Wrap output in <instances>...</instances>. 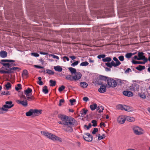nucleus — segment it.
<instances>
[{
	"instance_id": "f257e3e1",
	"label": "nucleus",
	"mask_w": 150,
	"mask_h": 150,
	"mask_svg": "<svg viewBox=\"0 0 150 150\" xmlns=\"http://www.w3.org/2000/svg\"><path fill=\"white\" fill-rule=\"evenodd\" d=\"M59 118L62 121H59L58 123L60 124L64 125V129L67 132H71L73 131L72 127L77 125V121L73 118L68 117L65 115L59 114Z\"/></svg>"
},
{
	"instance_id": "f03ea898",
	"label": "nucleus",
	"mask_w": 150,
	"mask_h": 150,
	"mask_svg": "<svg viewBox=\"0 0 150 150\" xmlns=\"http://www.w3.org/2000/svg\"><path fill=\"white\" fill-rule=\"evenodd\" d=\"M1 64L5 67L4 69L8 71V74L13 73L14 71H19L21 70L20 68L17 67H11L13 66V63L10 64L9 63H4V62H14L15 60L11 59H2L1 60Z\"/></svg>"
},
{
	"instance_id": "7ed1b4c3",
	"label": "nucleus",
	"mask_w": 150,
	"mask_h": 150,
	"mask_svg": "<svg viewBox=\"0 0 150 150\" xmlns=\"http://www.w3.org/2000/svg\"><path fill=\"white\" fill-rule=\"evenodd\" d=\"M133 130L134 133L137 135H140L143 134V130L141 127L136 126L133 127Z\"/></svg>"
},
{
	"instance_id": "20e7f679",
	"label": "nucleus",
	"mask_w": 150,
	"mask_h": 150,
	"mask_svg": "<svg viewBox=\"0 0 150 150\" xmlns=\"http://www.w3.org/2000/svg\"><path fill=\"white\" fill-rule=\"evenodd\" d=\"M107 83L108 85L111 87H115L117 85V83L115 80L109 78L107 80Z\"/></svg>"
},
{
	"instance_id": "39448f33",
	"label": "nucleus",
	"mask_w": 150,
	"mask_h": 150,
	"mask_svg": "<svg viewBox=\"0 0 150 150\" xmlns=\"http://www.w3.org/2000/svg\"><path fill=\"white\" fill-rule=\"evenodd\" d=\"M5 103L6 104L4 105L3 107L4 108L6 109V111H7L8 109L11 108L14 105L11 101H6Z\"/></svg>"
},
{
	"instance_id": "423d86ee",
	"label": "nucleus",
	"mask_w": 150,
	"mask_h": 150,
	"mask_svg": "<svg viewBox=\"0 0 150 150\" xmlns=\"http://www.w3.org/2000/svg\"><path fill=\"white\" fill-rule=\"evenodd\" d=\"M118 108L122 110H125L128 112L131 111L132 110V108L129 106L126 105H119L117 106Z\"/></svg>"
},
{
	"instance_id": "0eeeda50",
	"label": "nucleus",
	"mask_w": 150,
	"mask_h": 150,
	"mask_svg": "<svg viewBox=\"0 0 150 150\" xmlns=\"http://www.w3.org/2000/svg\"><path fill=\"white\" fill-rule=\"evenodd\" d=\"M48 136V138L53 141H57L59 142H62V141L61 138L51 133H50Z\"/></svg>"
},
{
	"instance_id": "6e6552de",
	"label": "nucleus",
	"mask_w": 150,
	"mask_h": 150,
	"mask_svg": "<svg viewBox=\"0 0 150 150\" xmlns=\"http://www.w3.org/2000/svg\"><path fill=\"white\" fill-rule=\"evenodd\" d=\"M139 88V85L137 83H134L130 86L129 89L132 91H138Z\"/></svg>"
},
{
	"instance_id": "1a4fd4ad",
	"label": "nucleus",
	"mask_w": 150,
	"mask_h": 150,
	"mask_svg": "<svg viewBox=\"0 0 150 150\" xmlns=\"http://www.w3.org/2000/svg\"><path fill=\"white\" fill-rule=\"evenodd\" d=\"M85 134L86 136H83L84 139L87 142H91L93 139V137L89 133H86Z\"/></svg>"
},
{
	"instance_id": "9d476101",
	"label": "nucleus",
	"mask_w": 150,
	"mask_h": 150,
	"mask_svg": "<svg viewBox=\"0 0 150 150\" xmlns=\"http://www.w3.org/2000/svg\"><path fill=\"white\" fill-rule=\"evenodd\" d=\"M81 76V74L80 72H76L74 75L72 76L73 80L76 81L80 79Z\"/></svg>"
},
{
	"instance_id": "9b49d317",
	"label": "nucleus",
	"mask_w": 150,
	"mask_h": 150,
	"mask_svg": "<svg viewBox=\"0 0 150 150\" xmlns=\"http://www.w3.org/2000/svg\"><path fill=\"white\" fill-rule=\"evenodd\" d=\"M106 84L102 85L98 89V91L100 93H103L106 91Z\"/></svg>"
},
{
	"instance_id": "f8f14e48",
	"label": "nucleus",
	"mask_w": 150,
	"mask_h": 150,
	"mask_svg": "<svg viewBox=\"0 0 150 150\" xmlns=\"http://www.w3.org/2000/svg\"><path fill=\"white\" fill-rule=\"evenodd\" d=\"M16 101L17 103L21 104L24 107L27 106L28 105V102L26 100L24 101L17 100H16Z\"/></svg>"
},
{
	"instance_id": "ddd939ff",
	"label": "nucleus",
	"mask_w": 150,
	"mask_h": 150,
	"mask_svg": "<svg viewBox=\"0 0 150 150\" xmlns=\"http://www.w3.org/2000/svg\"><path fill=\"white\" fill-rule=\"evenodd\" d=\"M123 94L126 96L132 97L133 96L132 93L129 91H124L123 92Z\"/></svg>"
},
{
	"instance_id": "4468645a",
	"label": "nucleus",
	"mask_w": 150,
	"mask_h": 150,
	"mask_svg": "<svg viewBox=\"0 0 150 150\" xmlns=\"http://www.w3.org/2000/svg\"><path fill=\"white\" fill-rule=\"evenodd\" d=\"M117 120L119 123L120 124H123L125 123L126 119L125 118L122 117H120L118 118Z\"/></svg>"
},
{
	"instance_id": "2eb2a0df",
	"label": "nucleus",
	"mask_w": 150,
	"mask_h": 150,
	"mask_svg": "<svg viewBox=\"0 0 150 150\" xmlns=\"http://www.w3.org/2000/svg\"><path fill=\"white\" fill-rule=\"evenodd\" d=\"M7 53L6 52L4 51H1L0 52V56L3 58H5L7 56Z\"/></svg>"
},
{
	"instance_id": "dca6fc26",
	"label": "nucleus",
	"mask_w": 150,
	"mask_h": 150,
	"mask_svg": "<svg viewBox=\"0 0 150 150\" xmlns=\"http://www.w3.org/2000/svg\"><path fill=\"white\" fill-rule=\"evenodd\" d=\"M33 115H38L41 113L42 110L37 109H33Z\"/></svg>"
},
{
	"instance_id": "f3484780",
	"label": "nucleus",
	"mask_w": 150,
	"mask_h": 150,
	"mask_svg": "<svg viewBox=\"0 0 150 150\" xmlns=\"http://www.w3.org/2000/svg\"><path fill=\"white\" fill-rule=\"evenodd\" d=\"M54 69L56 71L59 72H61L62 70V68L59 66H54Z\"/></svg>"
},
{
	"instance_id": "a211bd4d",
	"label": "nucleus",
	"mask_w": 150,
	"mask_h": 150,
	"mask_svg": "<svg viewBox=\"0 0 150 150\" xmlns=\"http://www.w3.org/2000/svg\"><path fill=\"white\" fill-rule=\"evenodd\" d=\"M135 68L139 71H141L144 69H145V67L144 66L139 65L138 66L136 67Z\"/></svg>"
},
{
	"instance_id": "6ab92c4d",
	"label": "nucleus",
	"mask_w": 150,
	"mask_h": 150,
	"mask_svg": "<svg viewBox=\"0 0 150 150\" xmlns=\"http://www.w3.org/2000/svg\"><path fill=\"white\" fill-rule=\"evenodd\" d=\"M126 120L130 122H132L134 121V118L129 116H127L125 118Z\"/></svg>"
},
{
	"instance_id": "aec40b11",
	"label": "nucleus",
	"mask_w": 150,
	"mask_h": 150,
	"mask_svg": "<svg viewBox=\"0 0 150 150\" xmlns=\"http://www.w3.org/2000/svg\"><path fill=\"white\" fill-rule=\"evenodd\" d=\"M111 60L112 59L111 58L108 57L103 59L102 60V61L104 62H110L111 61Z\"/></svg>"
},
{
	"instance_id": "412c9836",
	"label": "nucleus",
	"mask_w": 150,
	"mask_h": 150,
	"mask_svg": "<svg viewBox=\"0 0 150 150\" xmlns=\"http://www.w3.org/2000/svg\"><path fill=\"white\" fill-rule=\"evenodd\" d=\"M97 107V105L96 104H94L93 105H91L90 106V108L92 110H94Z\"/></svg>"
},
{
	"instance_id": "4be33fe9",
	"label": "nucleus",
	"mask_w": 150,
	"mask_h": 150,
	"mask_svg": "<svg viewBox=\"0 0 150 150\" xmlns=\"http://www.w3.org/2000/svg\"><path fill=\"white\" fill-rule=\"evenodd\" d=\"M33 109H30L29 111L26 113V115L27 116H30L33 115Z\"/></svg>"
},
{
	"instance_id": "5701e85b",
	"label": "nucleus",
	"mask_w": 150,
	"mask_h": 150,
	"mask_svg": "<svg viewBox=\"0 0 150 150\" xmlns=\"http://www.w3.org/2000/svg\"><path fill=\"white\" fill-rule=\"evenodd\" d=\"M136 53H126L125 55V57L127 58H129L131 56L134 55Z\"/></svg>"
},
{
	"instance_id": "b1692460",
	"label": "nucleus",
	"mask_w": 150,
	"mask_h": 150,
	"mask_svg": "<svg viewBox=\"0 0 150 150\" xmlns=\"http://www.w3.org/2000/svg\"><path fill=\"white\" fill-rule=\"evenodd\" d=\"M69 70L70 71L72 74H74L76 73V70L75 69L72 67H69L68 68Z\"/></svg>"
},
{
	"instance_id": "393cba45",
	"label": "nucleus",
	"mask_w": 150,
	"mask_h": 150,
	"mask_svg": "<svg viewBox=\"0 0 150 150\" xmlns=\"http://www.w3.org/2000/svg\"><path fill=\"white\" fill-rule=\"evenodd\" d=\"M80 84L83 88H86L88 86V84L85 82H81L80 83Z\"/></svg>"
},
{
	"instance_id": "a878e982",
	"label": "nucleus",
	"mask_w": 150,
	"mask_h": 150,
	"mask_svg": "<svg viewBox=\"0 0 150 150\" xmlns=\"http://www.w3.org/2000/svg\"><path fill=\"white\" fill-rule=\"evenodd\" d=\"M138 95L141 98L143 99H145L146 98V96L145 95L144 93L142 92L141 93H138Z\"/></svg>"
},
{
	"instance_id": "bb28decb",
	"label": "nucleus",
	"mask_w": 150,
	"mask_h": 150,
	"mask_svg": "<svg viewBox=\"0 0 150 150\" xmlns=\"http://www.w3.org/2000/svg\"><path fill=\"white\" fill-rule=\"evenodd\" d=\"M32 91V90L30 88H28L27 90L24 91V93L25 94H27L31 93Z\"/></svg>"
},
{
	"instance_id": "cd10ccee",
	"label": "nucleus",
	"mask_w": 150,
	"mask_h": 150,
	"mask_svg": "<svg viewBox=\"0 0 150 150\" xmlns=\"http://www.w3.org/2000/svg\"><path fill=\"white\" fill-rule=\"evenodd\" d=\"M47 87L46 86H44L42 89L43 92L45 94H47L48 93V90L47 89Z\"/></svg>"
},
{
	"instance_id": "c85d7f7f",
	"label": "nucleus",
	"mask_w": 150,
	"mask_h": 150,
	"mask_svg": "<svg viewBox=\"0 0 150 150\" xmlns=\"http://www.w3.org/2000/svg\"><path fill=\"white\" fill-rule=\"evenodd\" d=\"M41 133L44 136L47 137H48V135H49L50 133L48 132H46L45 131H41Z\"/></svg>"
},
{
	"instance_id": "c756f323",
	"label": "nucleus",
	"mask_w": 150,
	"mask_h": 150,
	"mask_svg": "<svg viewBox=\"0 0 150 150\" xmlns=\"http://www.w3.org/2000/svg\"><path fill=\"white\" fill-rule=\"evenodd\" d=\"M5 86L6 87V90H8L11 87V85L10 83L9 82H7V84L5 85Z\"/></svg>"
},
{
	"instance_id": "7c9ffc66",
	"label": "nucleus",
	"mask_w": 150,
	"mask_h": 150,
	"mask_svg": "<svg viewBox=\"0 0 150 150\" xmlns=\"http://www.w3.org/2000/svg\"><path fill=\"white\" fill-rule=\"evenodd\" d=\"M50 86H55L56 85V82L55 81H53L52 80H51L50 81Z\"/></svg>"
},
{
	"instance_id": "2f4dec72",
	"label": "nucleus",
	"mask_w": 150,
	"mask_h": 150,
	"mask_svg": "<svg viewBox=\"0 0 150 150\" xmlns=\"http://www.w3.org/2000/svg\"><path fill=\"white\" fill-rule=\"evenodd\" d=\"M88 111V110H85L84 108H83L82 109V110L81 112V113L82 115H85Z\"/></svg>"
},
{
	"instance_id": "473e14b6",
	"label": "nucleus",
	"mask_w": 150,
	"mask_h": 150,
	"mask_svg": "<svg viewBox=\"0 0 150 150\" xmlns=\"http://www.w3.org/2000/svg\"><path fill=\"white\" fill-rule=\"evenodd\" d=\"M144 53L142 52H139L138 53V55L139 57V58H142L144 57L145 56L143 55Z\"/></svg>"
},
{
	"instance_id": "72a5a7b5",
	"label": "nucleus",
	"mask_w": 150,
	"mask_h": 150,
	"mask_svg": "<svg viewBox=\"0 0 150 150\" xmlns=\"http://www.w3.org/2000/svg\"><path fill=\"white\" fill-rule=\"evenodd\" d=\"M65 78L71 81H72L73 80V78L72 77V76H71L70 75H67L66 76Z\"/></svg>"
},
{
	"instance_id": "f704fd0d",
	"label": "nucleus",
	"mask_w": 150,
	"mask_h": 150,
	"mask_svg": "<svg viewBox=\"0 0 150 150\" xmlns=\"http://www.w3.org/2000/svg\"><path fill=\"white\" fill-rule=\"evenodd\" d=\"M89 63L86 61L82 62L80 64V66H86L88 65Z\"/></svg>"
},
{
	"instance_id": "c9c22d12",
	"label": "nucleus",
	"mask_w": 150,
	"mask_h": 150,
	"mask_svg": "<svg viewBox=\"0 0 150 150\" xmlns=\"http://www.w3.org/2000/svg\"><path fill=\"white\" fill-rule=\"evenodd\" d=\"M38 79L39 80V82H38L37 83L40 85H42L43 84V83L41 81L42 78L40 77H38Z\"/></svg>"
},
{
	"instance_id": "e433bc0d",
	"label": "nucleus",
	"mask_w": 150,
	"mask_h": 150,
	"mask_svg": "<svg viewBox=\"0 0 150 150\" xmlns=\"http://www.w3.org/2000/svg\"><path fill=\"white\" fill-rule=\"evenodd\" d=\"M46 71H47V73L48 74L50 75H53L54 74V72L50 70L47 69Z\"/></svg>"
},
{
	"instance_id": "4c0bfd02",
	"label": "nucleus",
	"mask_w": 150,
	"mask_h": 150,
	"mask_svg": "<svg viewBox=\"0 0 150 150\" xmlns=\"http://www.w3.org/2000/svg\"><path fill=\"white\" fill-rule=\"evenodd\" d=\"M132 62L133 64H143V63L144 62H140V61H135L134 60H132Z\"/></svg>"
},
{
	"instance_id": "58836bf2",
	"label": "nucleus",
	"mask_w": 150,
	"mask_h": 150,
	"mask_svg": "<svg viewBox=\"0 0 150 150\" xmlns=\"http://www.w3.org/2000/svg\"><path fill=\"white\" fill-rule=\"evenodd\" d=\"M108 78H109L108 77L106 76H100V79L101 80H104V81H107Z\"/></svg>"
},
{
	"instance_id": "ea45409f",
	"label": "nucleus",
	"mask_w": 150,
	"mask_h": 150,
	"mask_svg": "<svg viewBox=\"0 0 150 150\" xmlns=\"http://www.w3.org/2000/svg\"><path fill=\"white\" fill-rule=\"evenodd\" d=\"M91 123H93L92 126L93 127H96L97 126V121L96 120H93L91 121Z\"/></svg>"
},
{
	"instance_id": "a19ab883",
	"label": "nucleus",
	"mask_w": 150,
	"mask_h": 150,
	"mask_svg": "<svg viewBox=\"0 0 150 150\" xmlns=\"http://www.w3.org/2000/svg\"><path fill=\"white\" fill-rule=\"evenodd\" d=\"M105 56L106 55L105 54H102L98 55V56L97 57L99 59H100L101 58H103V59H104L105 58Z\"/></svg>"
},
{
	"instance_id": "79ce46f5",
	"label": "nucleus",
	"mask_w": 150,
	"mask_h": 150,
	"mask_svg": "<svg viewBox=\"0 0 150 150\" xmlns=\"http://www.w3.org/2000/svg\"><path fill=\"white\" fill-rule=\"evenodd\" d=\"M105 137V135L103 134L102 136H98V141L100 140Z\"/></svg>"
},
{
	"instance_id": "37998d69",
	"label": "nucleus",
	"mask_w": 150,
	"mask_h": 150,
	"mask_svg": "<svg viewBox=\"0 0 150 150\" xmlns=\"http://www.w3.org/2000/svg\"><path fill=\"white\" fill-rule=\"evenodd\" d=\"M79 61H76V62H74L71 64V66L73 67H74L75 66H76L78 65V64L79 63Z\"/></svg>"
},
{
	"instance_id": "c03bdc74",
	"label": "nucleus",
	"mask_w": 150,
	"mask_h": 150,
	"mask_svg": "<svg viewBox=\"0 0 150 150\" xmlns=\"http://www.w3.org/2000/svg\"><path fill=\"white\" fill-rule=\"evenodd\" d=\"M140 59H141V60H144V61L142 62H144V63H143V64H145V63L148 60L147 58H146L145 56L143 58H140Z\"/></svg>"
},
{
	"instance_id": "a18cd8bd",
	"label": "nucleus",
	"mask_w": 150,
	"mask_h": 150,
	"mask_svg": "<svg viewBox=\"0 0 150 150\" xmlns=\"http://www.w3.org/2000/svg\"><path fill=\"white\" fill-rule=\"evenodd\" d=\"M65 88V86H64L62 85L59 88V92H61Z\"/></svg>"
},
{
	"instance_id": "49530a36",
	"label": "nucleus",
	"mask_w": 150,
	"mask_h": 150,
	"mask_svg": "<svg viewBox=\"0 0 150 150\" xmlns=\"http://www.w3.org/2000/svg\"><path fill=\"white\" fill-rule=\"evenodd\" d=\"M92 125L91 123H89L88 125L87 126L86 125H84V127L86 128L87 130H88L91 127Z\"/></svg>"
},
{
	"instance_id": "de8ad7c7",
	"label": "nucleus",
	"mask_w": 150,
	"mask_h": 150,
	"mask_svg": "<svg viewBox=\"0 0 150 150\" xmlns=\"http://www.w3.org/2000/svg\"><path fill=\"white\" fill-rule=\"evenodd\" d=\"M98 129L97 128H94L93 131L92 132V133L93 134H96V133L98 132Z\"/></svg>"
},
{
	"instance_id": "09e8293b",
	"label": "nucleus",
	"mask_w": 150,
	"mask_h": 150,
	"mask_svg": "<svg viewBox=\"0 0 150 150\" xmlns=\"http://www.w3.org/2000/svg\"><path fill=\"white\" fill-rule=\"evenodd\" d=\"M105 65L107 67L111 68H112V65L111 64L110 62H107L105 63Z\"/></svg>"
},
{
	"instance_id": "8fccbe9b",
	"label": "nucleus",
	"mask_w": 150,
	"mask_h": 150,
	"mask_svg": "<svg viewBox=\"0 0 150 150\" xmlns=\"http://www.w3.org/2000/svg\"><path fill=\"white\" fill-rule=\"evenodd\" d=\"M18 87H16L15 89L16 90L18 91L20 89L21 86V84H18L17 85Z\"/></svg>"
},
{
	"instance_id": "3c124183",
	"label": "nucleus",
	"mask_w": 150,
	"mask_h": 150,
	"mask_svg": "<svg viewBox=\"0 0 150 150\" xmlns=\"http://www.w3.org/2000/svg\"><path fill=\"white\" fill-rule=\"evenodd\" d=\"M28 74V72L27 70H24L23 71V72L22 73V75H24L25 76H27Z\"/></svg>"
},
{
	"instance_id": "603ef678",
	"label": "nucleus",
	"mask_w": 150,
	"mask_h": 150,
	"mask_svg": "<svg viewBox=\"0 0 150 150\" xmlns=\"http://www.w3.org/2000/svg\"><path fill=\"white\" fill-rule=\"evenodd\" d=\"M0 73L2 74H8V72L7 71V70H4L0 69Z\"/></svg>"
},
{
	"instance_id": "864d4df0",
	"label": "nucleus",
	"mask_w": 150,
	"mask_h": 150,
	"mask_svg": "<svg viewBox=\"0 0 150 150\" xmlns=\"http://www.w3.org/2000/svg\"><path fill=\"white\" fill-rule=\"evenodd\" d=\"M118 59L119 60L121 61H123L124 60V57L122 55H121L119 57Z\"/></svg>"
},
{
	"instance_id": "5fc2aeb1",
	"label": "nucleus",
	"mask_w": 150,
	"mask_h": 150,
	"mask_svg": "<svg viewBox=\"0 0 150 150\" xmlns=\"http://www.w3.org/2000/svg\"><path fill=\"white\" fill-rule=\"evenodd\" d=\"M115 62H116L115 64L116 67L120 65L121 64V62L119 61L118 59Z\"/></svg>"
},
{
	"instance_id": "6e6d98bb",
	"label": "nucleus",
	"mask_w": 150,
	"mask_h": 150,
	"mask_svg": "<svg viewBox=\"0 0 150 150\" xmlns=\"http://www.w3.org/2000/svg\"><path fill=\"white\" fill-rule=\"evenodd\" d=\"M31 55L35 57H38L39 56V55L37 53H32Z\"/></svg>"
},
{
	"instance_id": "4d7b16f0",
	"label": "nucleus",
	"mask_w": 150,
	"mask_h": 150,
	"mask_svg": "<svg viewBox=\"0 0 150 150\" xmlns=\"http://www.w3.org/2000/svg\"><path fill=\"white\" fill-rule=\"evenodd\" d=\"M50 55L52 56L54 58L56 59H59V57L57 56L52 54H50Z\"/></svg>"
},
{
	"instance_id": "13d9d810",
	"label": "nucleus",
	"mask_w": 150,
	"mask_h": 150,
	"mask_svg": "<svg viewBox=\"0 0 150 150\" xmlns=\"http://www.w3.org/2000/svg\"><path fill=\"white\" fill-rule=\"evenodd\" d=\"M69 101L71 103V105H73V103L76 101V100L75 99H71Z\"/></svg>"
},
{
	"instance_id": "bf43d9fd",
	"label": "nucleus",
	"mask_w": 150,
	"mask_h": 150,
	"mask_svg": "<svg viewBox=\"0 0 150 150\" xmlns=\"http://www.w3.org/2000/svg\"><path fill=\"white\" fill-rule=\"evenodd\" d=\"M132 70L128 68H127L126 70L125 71V73L126 74H127L129 72H131Z\"/></svg>"
},
{
	"instance_id": "052dcab7",
	"label": "nucleus",
	"mask_w": 150,
	"mask_h": 150,
	"mask_svg": "<svg viewBox=\"0 0 150 150\" xmlns=\"http://www.w3.org/2000/svg\"><path fill=\"white\" fill-rule=\"evenodd\" d=\"M111 64L114 67H116L115 63L113 61H112L111 62H110Z\"/></svg>"
},
{
	"instance_id": "680f3d73",
	"label": "nucleus",
	"mask_w": 150,
	"mask_h": 150,
	"mask_svg": "<svg viewBox=\"0 0 150 150\" xmlns=\"http://www.w3.org/2000/svg\"><path fill=\"white\" fill-rule=\"evenodd\" d=\"M6 110V109L4 108L3 107H2L1 108H0V114L3 113V110L5 111Z\"/></svg>"
},
{
	"instance_id": "e2e57ef3",
	"label": "nucleus",
	"mask_w": 150,
	"mask_h": 150,
	"mask_svg": "<svg viewBox=\"0 0 150 150\" xmlns=\"http://www.w3.org/2000/svg\"><path fill=\"white\" fill-rule=\"evenodd\" d=\"M64 99H61L59 100V106H61L62 105V103H63L64 102Z\"/></svg>"
},
{
	"instance_id": "0e129e2a",
	"label": "nucleus",
	"mask_w": 150,
	"mask_h": 150,
	"mask_svg": "<svg viewBox=\"0 0 150 150\" xmlns=\"http://www.w3.org/2000/svg\"><path fill=\"white\" fill-rule=\"evenodd\" d=\"M34 67L35 68H39V69H43L44 68V67H43L40 66H39L38 65H34Z\"/></svg>"
},
{
	"instance_id": "69168bd1",
	"label": "nucleus",
	"mask_w": 150,
	"mask_h": 150,
	"mask_svg": "<svg viewBox=\"0 0 150 150\" xmlns=\"http://www.w3.org/2000/svg\"><path fill=\"white\" fill-rule=\"evenodd\" d=\"M83 100L85 102H87L89 100L88 98L87 97H84L83 98Z\"/></svg>"
},
{
	"instance_id": "338daca9",
	"label": "nucleus",
	"mask_w": 150,
	"mask_h": 150,
	"mask_svg": "<svg viewBox=\"0 0 150 150\" xmlns=\"http://www.w3.org/2000/svg\"><path fill=\"white\" fill-rule=\"evenodd\" d=\"M100 110H99V113H100L101 112H103V110H104V108L102 106H100Z\"/></svg>"
},
{
	"instance_id": "774afa93",
	"label": "nucleus",
	"mask_w": 150,
	"mask_h": 150,
	"mask_svg": "<svg viewBox=\"0 0 150 150\" xmlns=\"http://www.w3.org/2000/svg\"><path fill=\"white\" fill-rule=\"evenodd\" d=\"M20 98H23V99H26V97H25V96L23 95V92H22L21 93V96H20V95H19Z\"/></svg>"
}]
</instances>
